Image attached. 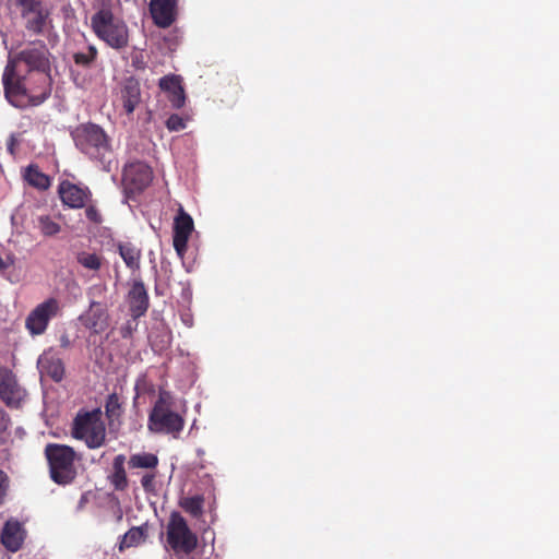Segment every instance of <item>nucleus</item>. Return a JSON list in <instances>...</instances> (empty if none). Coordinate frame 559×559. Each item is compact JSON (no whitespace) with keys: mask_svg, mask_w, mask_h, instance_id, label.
I'll list each match as a JSON object with an SVG mask.
<instances>
[{"mask_svg":"<svg viewBox=\"0 0 559 559\" xmlns=\"http://www.w3.org/2000/svg\"><path fill=\"white\" fill-rule=\"evenodd\" d=\"M60 345L63 348L70 347L71 341H70V337L67 334L61 335V337H60Z\"/></svg>","mask_w":559,"mask_h":559,"instance_id":"nucleus-36","label":"nucleus"},{"mask_svg":"<svg viewBox=\"0 0 559 559\" xmlns=\"http://www.w3.org/2000/svg\"><path fill=\"white\" fill-rule=\"evenodd\" d=\"M24 179L34 188L46 190L50 187V179L38 167L31 165L25 169Z\"/></svg>","mask_w":559,"mask_h":559,"instance_id":"nucleus-22","label":"nucleus"},{"mask_svg":"<svg viewBox=\"0 0 559 559\" xmlns=\"http://www.w3.org/2000/svg\"><path fill=\"white\" fill-rule=\"evenodd\" d=\"M145 539V533L143 528L141 527H132L122 537L120 542V550H123L124 548H130L133 546H138L141 543H143Z\"/></svg>","mask_w":559,"mask_h":559,"instance_id":"nucleus-26","label":"nucleus"},{"mask_svg":"<svg viewBox=\"0 0 559 559\" xmlns=\"http://www.w3.org/2000/svg\"><path fill=\"white\" fill-rule=\"evenodd\" d=\"M76 146L92 158L104 160L110 144L104 130L96 124H84L75 132Z\"/></svg>","mask_w":559,"mask_h":559,"instance_id":"nucleus-7","label":"nucleus"},{"mask_svg":"<svg viewBox=\"0 0 559 559\" xmlns=\"http://www.w3.org/2000/svg\"><path fill=\"white\" fill-rule=\"evenodd\" d=\"M37 367L41 377L50 378L56 382L63 379V362L52 348H49L39 356Z\"/></svg>","mask_w":559,"mask_h":559,"instance_id":"nucleus-15","label":"nucleus"},{"mask_svg":"<svg viewBox=\"0 0 559 559\" xmlns=\"http://www.w3.org/2000/svg\"><path fill=\"white\" fill-rule=\"evenodd\" d=\"M80 320L86 329L96 334L105 332L109 326L107 308L96 301L90 305L88 310L80 317Z\"/></svg>","mask_w":559,"mask_h":559,"instance_id":"nucleus-13","label":"nucleus"},{"mask_svg":"<svg viewBox=\"0 0 559 559\" xmlns=\"http://www.w3.org/2000/svg\"><path fill=\"white\" fill-rule=\"evenodd\" d=\"M91 25L98 38L108 46L120 49L128 44V28L122 20L115 16L108 9L96 12L91 20Z\"/></svg>","mask_w":559,"mask_h":559,"instance_id":"nucleus-3","label":"nucleus"},{"mask_svg":"<svg viewBox=\"0 0 559 559\" xmlns=\"http://www.w3.org/2000/svg\"><path fill=\"white\" fill-rule=\"evenodd\" d=\"M159 86L169 93V100L175 108H181L185 105L186 96L179 76H164L159 81Z\"/></svg>","mask_w":559,"mask_h":559,"instance_id":"nucleus-19","label":"nucleus"},{"mask_svg":"<svg viewBox=\"0 0 559 559\" xmlns=\"http://www.w3.org/2000/svg\"><path fill=\"white\" fill-rule=\"evenodd\" d=\"M13 263H14V259L11 255H8L5 258V260L0 258V271H3L5 269L10 267L11 265H13Z\"/></svg>","mask_w":559,"mask_h":559,"instance_id":"nucleus-35","label":"nucleus"},{"mask_svg":"<svg viewBox=\"0 0 559 559\" xmlns=\"http://www.w3.org/2000/svg\"><path fill=\"white\" fill-rule=\"evenodd\" d=\"M180 507L192 516L199 518L203 511V498L200 496L182 498Z\"/></svg>","mask_w":559,"mask_h":559,"instance_id":"nucleus-27","label":"nucleus"},{"mask_svg":"<svg viewBox=\"0 0 559 559\" xmlns=\"http://www.w3.org/2000/svg\"><path fill=\"white\" fill-rule=\"evenodd\" d=\"M150 11L157 26L168 27L175 21L176 0H151Z\"/></svg>","mask_w":559,"mask_h":559,"instance_id":"nucleus-16","label":"nucleus"},{"mask_svg":"<svg viewBox=\"0 0 559 559\" xmlns=\"http://www.w3.org/2000/svg\"><path fill=\"white\" fill-rule=\"evenodd\" d=\"M36 226L45 237H53L61 231L59 222L50 215H39L36 218Z\"/></svg>","mask_w":559,"mask_h":559,"instance_id":"nucleus-23","label":"nucleus"},{"mask_svg":"<svg viewBox=\"0 0 559 559\" xmlns=\"http://www.w3.org/2000/svg\"><path fill=\"white\" fill-rule=\"evenodd\" d=\"M166 126H167L168 130H170V131H180L186 128V122L178 115H171L167 119Z\"/></svg>","mask_w":559,"mask_h":559,"instance_id":"nucleus-31","label":"nucleus"},{"mask_svg":"<svg viewBox=\"0 0 559 559\" xmlns=\"http://www.w3.org/2000/svg\"><path fill=\"white\" fill-rule=\"evenodd\" d=\"M154 474H145L141 479V485L146 491H152L154 489Z\"/></svg>","mask_w":559,"mask_h":559,"instance_id":"nucleus-33","label":"nucleus"},{"mask_svg":"<svg viewBox=\"0 0 559 559\" xmlns=\"http://www.w3.org/2000/svg\"><path fill=\"white\" fill-rule=\"evenodd\" d=\"M106 415L109 419L118 418L121 414V403L119 396L112 393L108 396L105 405Z\"/></svg>","mask_w":559,"mask_h":559,"instance_id":"nucleus-29","label":"nucleus"},{"mask_svg":"<svg viewBox=\"0 0 559 559\" xmlns=\"http://www.w3.org/2000/svg\"><path fill=\"white\" fill-rule=\"evenodd\" d=\"M97 50L94 46H90L86 51L75 52L73 56L75 64L79 66H90L96 58Z\"/></svg>","mask_w":559,"mask_h":559,"instance_id":"nucleus-30","label":"nucleus"},{"mask_svg":"<svg viewBox=\"0 0 559 559\" xmlns=\"http://www.w3.org/2000/svg\"><path fill=\"white\" fill-rule=\"evenodd\" d=\"M8 100L16 105L17 97L29 91L43 103L51 92L50 52L43 41H34L10 61L2 76Z\"/></svg>","mask_w":559,"mask_h":559,"instance_id":"nucleus-1","label":"nucleus"},{"mask_svg":"<svg viewBox=\"0 0 559 559\" xmlns=\"http://www.w3.org/2000/svg\"><path fill=\"white\" fill-rule=\"evenodd\" d=\"M59 302L55 298H49L37 305L27 316L25 326L32 335L43 334L49 321L57 316Z\"/></svg>","mask_w":559,"mask_h":559,"instance_id":"nucleus-8","label":"nucleus"},{"mask_svg":"<svg viewBox=\"0 0 559 559\" xmlns=\"http://www.w3.org/2000/svg\"><path fill=\"white\" fill-rule=\"evenodd\" d=\"M45 453L49 462L52 480L60 485L71 483L76 475L73 449L62 444H48Z\"/></svg>","mask_w":559,"mask_h":559,"instance_id":"nucleus-6","label":"nucleus"},{"mask_svg":"<svg viewBox=\"0 0 559 559\" xmlns=\"http://www.w3.org/2000/svg\"><path fill=\"white\" fill-rule=\"evenodd\" d=\"M117 248L126 265L132 271H138L140 269L141 250L130 242H119Z\"/></svg>","mask_w":559,"mask_h":559,"instance_id":"nucleus-21","label":"nucleus"},{"mask_svg":"<svg viewBox=\"0 0 559 559\" xmlns=\"http://www.w3.org/2000/svg\"><path fill=\"white\" fill-rule=\"evenodd\" d=\"M121 99L124 111L130 115L141 102L140 84L134 79H128L121 91Z\"/></svg>","mask_w":559,"mask_h":559,"instance_id":"nucleus-20","label":"nucleus"},{"mask_svg":"<svg viewBox=\"0 0 559 559\" xmlns=\"http://www.w3.org/2000/svg\"><path fill=\"white\" fill-rule=\"evenodd\" d=\"M174 396L160 391L150 416L147 427L155 433H167L177 437L183 429L185 419L174 409Z\"/></svg>","mask_w":559,"mask_h":559,"instance_id":"nucleus-2","label":"nucleus"},{"mask_svg":"<svg viewBox=\"0 0 559 559\" xmlns=\"http://www.w3.org/2000/svg\"><path fill=\"white\" fill-rule=\"evenodd\" d=\"M16 3L25 27L35 34L41 33L49 15L43 3L38 0H16Z\"/></svg>","mask_w":559,"mask_h":559,"instance_id":"nucleus-10","label":"nucleus"},{"mask_svg":"<svg viewBox=\"0 0 559 559\" xmlns=\"http://www.w3.org/2000/svg\"><path fill=\"white\" fill-rule=\"evenodd\" d=\"M13 147H14V140L11 139V143L9 145V150H10L11 153H13Z\"/></svg>","mask_w":559,"mask_h":559,"instance_id":"nucleus-37","label":"nucleus"},{"mask_svg":"<svg viewBox=\"0 0 559 559\" xmlns=\"http://www.w3.org/2000/svg\"><path fill=\"white\" fill-rule=\"evenodd\" d=\"M8 488L7 475L0 471V502L2 501Z\"/></svg>","mask_w":559,"mask_h":559,"instance_id":"nucleus-34","label":"nucleus"},{"mask_svg":"<svg viewBox=\"0 0 559 559\" xmlns=\"http://www.w3.org/2000/svg\"><path fill=\"white\" fill-rule=\"evenodd\" d=\"M25 392L16 383L15 377L7 368L0 367V397L10 406H17Z\"/></svg>","mask_w":559,"mask_h":559,"instance_id":"nucleus-14","label":"nucleus"},{"mask_svg":"<svg viewBox=\"0 0 559 559\" xmlns=\"http://www.w3.org/2000/svg\"><path fill=\"white\" fill-rule=\"evenodd\" d=\"M128 300L133 317H140L146 311L148 298L144 284L141 281L133 282L128 294Z\"/></svg>","mask_w":559,"mask_h":559,"instance_id":"nucleus-18","label":"nucleus"},{"mask_svg":"<svg viewBox=\"0 0 559 559\" xmlns=\"http://www.w3.org/2000/svg\"><path fill=\"white\" fill-rule=\"evenodd\" d=\"M86 209H85V215L86 217L95 223V224H99L102 222V215L99 213V211L94 206V205H85Z\"/></svg>","mask_w":559,"mask_h":559,"instance_id":"nucleus-32","label":"nucleus"},{"mask_svg":"<svg viewBox=\"0 0 559 559\" xmlns=\"http://www.w3.org/2000/svg\"><path fill=\"white\" fill-rule=\"evenodd\" d=\"M197 546V534L180 513L173 512L166 525V549L179 556L191 554Z\"/></svg>","mask_w":559,"mask_h":559,"instance_id":"nucleus-5","label":"nucleus"},{"mask_svg":"<svg viewBox=\"0 0 559 559\" xmlns=\"http://www.w3.org/2000/svg\"><path fill=\"white\" fill-rule=\"evenodd\" d=\"M124 461L126 457L122 454H119L114 459V473L111 475V483L116 489H124L128 484L127 474L124 471Z\"/></svg>","mask_w":559,"mask_h":559,"instance_id":"nucleus-24","label":"nucleus"},{"mask_svg":"<svg viewBox=\"0 0 559 559\" xmlns=\"http://www.w3.org/2000/svg\"><path fill=\"white\" fill-rule=\"evenodd\" d=\"M25 539V531L17 521H8L1 532V543L9 551H17Z\"/></svg>","mask_w":559,"mask_h":559,"instance_id":"nucleus-17","label":"nucleus"},{"mask_svg":"<svg viewBox=\"0 0 559 559\" xmlns=\"http://www.w3.org/2000/svg\"><path fill=\"white\" fill-rule=\"evenodd\" d=\"M58 193L62 203L71 209L84 207L92 197L88 188L76 186L70 181H62L59 185Z\"/></svg>","mask_w":559,"mask_h":559,"instance_id":"nucleus-12","label":"nucleus"},{"mask_svg":"<svg viewBox=\"0 0 559 559\" xmlns=\"http://www.w3.org/2000/svg\"><path fill=\"white\" fill-rule=\"evenodd\" d=\"M76 260L83 267L92 271H97L102 266V260L95 253L80 252L76 255Z\"/></svg>","mask_w":559,"mask_h":559,"instance_id":"nucleus-28","label":"nucleus"},{"mask_svg":"<svg viewBox=\"0 0 559 559\" xmlns=\"http://www.w3.org/2000/svg\"><path fill=\"white\" fill-rule=\"evenodd\" d=\"M72 436L83 440L90 449L100 448L106 438V427L99 408L79 413L73 421Z\"/></svg>","mask_w":559,"mask_h":559,"instance_id":"nucleus-4","label":"nucleus"},{"mask_svg":"<svg viewBox=\"0 0 559 559\" xmlns=\"http://www.w3.org/2000/svg\"><path fill=\"white\" fill-rule=\"evenodd\" d=\"M158 464V457L153 453H135L130 456L129 466L131 468L153 469Z\"/></svg>","mask_w":559,"mask_h":559,"instance_id":"nucleus-25","label":"nucleus"},{"mask_svg":"<svg viewBox=\"0 0 559 559\" xmlns=\"http://www.w3.org/2000/svg\"><path fill=\"white\" fill-rule=\"evenodd\" d=\"M152 179V169L144 163H130L123 169L122 183L128 194L143 191Z\"/></svg>","mask_w":559,"mask_h":559,"instance_id":"nucleus-9","label":"nucleus"},{"mask_svg":"<svg viewBox=\"0 0 559 559\" xmlns=\"http://www.w3.org/2000/svg\"><path fill=\"white\" fill-rule=\"evenodd\" d=\"M193 231L192 217L185 212L180 206L178 214L174 219V248L179 257H182L187 251L189 238Z\"/></svg>","mask_w":559,"mask_h":559,"instance_id":"nucleus-11","label":"nucleus"}]
</instances>
